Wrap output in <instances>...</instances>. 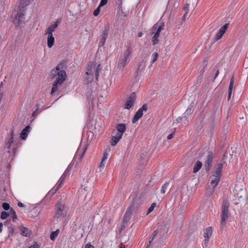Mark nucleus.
<instances>
[{"label":"nucleus","instance_id":"8","mask_svg":"<svg viewBox=\"0 0 248 248\" xmlns=\"http://www.w3.org/2000/svg\"><path fill=\"white\" fill-rule=\"evenodd\" d=\"M164 24L162 23L161 25L158 26V23L155 24L152 28V31H156L155 34L152 37V41L153 45H155L158 42V38L160 36V33L161 31L163 30ZM154 33V31L152 32V34Z\"/></svg>","mask_w":248,"mask_h":248},{"label":"nucleus","instance_id":"45","mask_svg":"<svg viewBox=\"0 0 248 248\" xmlns=\"http://www.w3.org/2000/svg\"><path fill=\"white\" fill-rule=\"evenodd\" d=\"M2 227L3 224L2 223H0V233L2 231Z\"/></svg>","mask_w":248,"mask_h":248},{"label":"nucleus","instance_id":"24","mask_svg":"<svg viewBox=\"0 0 248 248\" xmlns=\"http://www.w3.org/2000/svg\"><path fill=\"white\" fill-rule=\"evenodd\" d=\"M234 77L233 76L232 77L230 80L229 87V91H228V99L229 100L231 98V96L232 93V90L234 84V79H233Z\"/></svg>","mask_w":248,"mask_h":248},{"label":"nucleus","instance_id":"53","mask_svg":"<svg viewBox=\"0 0 248 248\" xmlns=\"http://www.w3.org/2000/svg\"><path fill=\"white\" fill-rule=\"evenodd\" d=\"M78 153H77V154H76V157L78 156Z\"/></svg>","mask_w":248,"mask_h":248},{"label":"nucleus","instance_id":"9","mask_svg":"<svg viewBox=\"0 0 248 248\" xmlns=\"http://www.w3.org/2000/svg\"><path fill=\"white\" fill-rule=\"evenodd\" d=\"M65 209V206L64 203L61 202H58L55 207V215L54 217L59 218L63 215L64 211Z\"/></svg>","mask_w":248,"mask_h":248},{"label":"nucleus","instance_id":"11","mask_svg":"<svg viewBox=\"0 0 248 248\" xmlns=\"http://www.w3.org/2000/svg\"><path fill=\"white\" fill-rule=\"evenodd\" d=\"M69 173V170L67 169L63 173V174L62 175L61 177L60 178L59 180H58V182L57 183L55 186L54 187L52 191H54V193H55L57 190H58L62 185L63 182H64L66 177L68 175Z\"/></svg>","mask_w":248,"mask_h":248},{"label":"nucleus","instance_id":"41","mask_svg":"<svg viewBox=\"0 0 248 248\" xmlns=\"http://www.w3.org/2000/svg\"><path fill=\"white\" fill-rule=\"evenodd\" d=\"M9 232L12 234L14 232V229L13 227L9 228Z\"/></svg>","mask_w":248,"mask_h":248},{"label":"nucleus","instance_id":"48","mask_svg":"<svg viewBox=\"0 0 248 248\" xmlns=\"http://www.w3.org/2000/svg\"><path fill=\"white\" fill-rule=\"evenodd\" d=\"M85 150H86V149H84V151H83V152L82 153L81 155H80V159H81V158L83 157V155H84V153H85Z\"/></svg>","mask_w":248,"mask_h":248},{"label":"nucleus","instance_id":"5","mask_svg":"<svg viewBox=\"0 0 248 248\" xmlns=\"http://www.w3.org/2000/svg\"><path fill=\"white\" fill-rule=\"evenodd\" d=\"M125 47L126 49L121 54L117 64L118 68L121 70L123 69L126 65L128 57L132 51L130 45H128Z\"/></svg>","mask_w":248,"mask_h":248},{"label":"nucleus","instance_id":"50","mask_svg":"<svg viewBox=\"0 0 248 248\" xmlns=\"http://www.w3.org/2000/svg\"><path fill=\"white\" fill-rule=\"evenodd\" d=\"M142 33L141 32L139 33L138 36L139 37H141L142 36Z\"/></svg>","mask_w":248,"mask_h":248},{"label":"nucleus","instance_id":"22","mask_svg":"<svg viewBox=\"0 0 248 248\" xmlns=\"http://www.w3.org/2000/svg\"><path fill=\"white\" fill-rule=\"evenodd\" d=\"M47 35V45L49 48H51L54 44L55 38L53 36V34Z\"/></svg>","mask_w":248,"mask_h":248},{"label":"nucleus","instance_id":"17","mask_svg":"<svg viewBox=\"0 0 248 248\" xmlns=\"http://www.w3.org/2000/svg\"><path fill=\"white\" fill-rule=\"evenodd\" d=\"M213 155L212 154H209L205 162L204 166L205 168V170L207 171H208L210 168L211 167L212 165V162H213Z\"/></svg>","mask_w":248,"mask_h":248},{"label":"nucleus","instance_id":"27","mask_svg":"<svg viewBox=\"0 0 248 248\" xmlns=\"http://www.w3.org/2000/svg\"><path fill=\"white\" fill-rule=\"evenodd\" d=\"M59 230H57L56 231L52 232L50 235V238L51 240H54L58 236L59 233Z\"/></svg>","mask_w":248,"mask_h":248},{"label":"nucleus","instance_id":"44","mask_svg":"<svg viewBox=\"0 0 248 248\" xmlns=\"http://www.w3.org/2000/svg\"><path fill=\"white\" fill-rule=\"evenodd\" d=\"M17 205H18V206H19L20 207H23L24 206V204L22 203H21V202H18L17 203Z\"/></svg>","mask_w":248,"mask_h":248},{"label":"nucleus","instance_id":"25","mask_svg":"<svg viewBox=\"0 0 248 248\" xmlns=\"http://www.w3.org/2000/svg\"><path fill=\"white\" fill-rule=\"evenodd\" d=\"M21 234L26 237H29L31 234V231L26 227L22 226Z\"/></svg>","mask_w":248,"mask_h":248},{"label":"nucleus","instance_id":"29","mask_svg":"<svg viewBox=\"0 0 248 248\" xmlns=\"http://www.w3.org/2000/svg\"><path fill=\"white\" fill-rule=\"evenodd\" d=\"M10 215H11L13 221H15L17 219V216L15 211L13 208L10 209Z\"/></svg>","mask_w":248,"mask_h":248},{"label":"nucleus","instance_id":"3","mask_svg":"<svg viewBox=\"0 0 248 248\" xmlns=\"http://www.w3.org/2000/svg\"><path fill=\"white\" fill-rule=\"evenodd\" d=\"M30 0H26L21 2L17 9H15L11 14V18L16 26H19L23 21L24 19V12L26 11V6L29 5Z\"/></svg>","mask_w":248,"mask_h":248},{"label":"nucleus","instance_id":"34","mask_svg":"<svg viewBox=\"0 0 248 248\" xmlns=\"http://www.w3.org/2000/svg\"><path fill=\"white\" fill-rule=\"evenodd\" d=\"M157 234V231H154V232H153V238L152 239V240H151L149 241V244L147 246V248H150V245L151 244L152 241L153 240V239H154V238L155 236V235H156Z\"/></svg>","mask_w":248,"mask_h":248},{"label":"nucleus","instance_id":"35","mask_svg":"<svg viewBox=\"0 0 248 248\" xmlns=\"http://www.w3.org/2000/svg\"><path fill=\"white\" fill-rule=\"evenodd\" d=\"M108 156V154L107 152H104L103 153V156L102 159L103 161H106Z\"/></svg>","mask_w":248,"mask_h":248},{"label":"nucleus","instance_id":"4","mask_svg":"<svg viewBox=\"0 0 248 248\" xmlns=\"http://www.w3.org/2000/svg\"><path fill=\"white\" fill-rule=\"evenodd\" d=\"M230 202L227 200H224L221 206L220 226L223 229L226 225V222L230 217L229 208Z\"/></svg>","mask_w":248,"mask_h":248},{"label":"nucleus","instance_id":"47","mask_svg":"<svg viewBox=\"0 0 248 248\" xmlns=\"http://www.w3.org/2000/svg\"><path fill=\"white\" fill-rule=\"evenodd\" d=\"M187 14H188V11L186 12L185 14H184V15L183 16V19L184 20L185 19Z\"/></svg>","mask_w":248,"mask_h":248},{"label":"nucleus","instance_id":"2","mask_svg":"<svg viewBox=\"0 0 248 248\" xmlns=\"http://www.w3.org/2000/svg\"><path fill=\"white\" fill-rule=\"evenodd\" d=\"M222 163H218L215 167V170L212 171L211 175L209 178V187L207 188L206 193L208 196H211L214 192L215 187L220 181L221 172L223 168Z\"/></svg>","mask_w":248,"mask_h":248},{"label":"nucleus","instance_id":"43","mask_svg":"<svg viewBox=\"0 0 248 248\" xmlns=\"http://www.w3.org/2000/svg\"><path fill=\"white\" fill-rule=\"evenodd\" d=\"M173 137V133H171L169 134L167 137L168 140H170Z\"/></svg>","mask_w":248,"mask_h":248},{"label":"nucleus","instance_id":"46","mask_svg":"<svg viewBox=\"0 0 248 248\" xmlns=\"http://www.w3.org/2000/svg\"><path fill=\"white\" fill-rule=\"evenodd\" d=\"M120 248H125L124 245L123 243H121L119 245Z\"/></svg>","mask_w":248,"mask_h":248},{"label":"nucleus","instance_id":"15","mask_svg":"<svg viewBox=\"0 0 248 248\" xmlns=\"http://www.w3.org/2000/svg\"><path fill=\"white\" fill-rule=\"evenodd\" d=\"M212 233V229L211 227H208L206 228L204 231L203 233V236L205 238V245H207L209 239L210 237H211Z\"/></svg>","mask_w":248,"mask_h":248},{"label":"nucleus","instance_id":"42","mask_svg":"<svg viewBox=\"0 0 248 248\" xmlns=\"http://www.w3.org/2000/svg\"><path fill=\"white\" fill-rule=\"evenodd\" d=\"M85 248H94V247L90 244H87L86 245H85Z\"/></svg>","mask_w":248,"mask_h":248},{"label":"nucleus","instance_id":"7","mask_svg":"<svg viewBox=\"0 0 248 248\" xmlns=\"http://www.w3.org/2000/svg\"><path fill=\"white\" fill-rule=\"evenodd\" d=\"M101 69L100 64H98L95 67V63L94 62H91L89 63L87 66L86 73L87 75L90 76L91 78H93V75L95 74L96 79L97 80Z\"/></svg>","mask_w":248,"mask_h":248},{"label":"nucleus","instance_id":"51","mask_svg":"<svg viewBox=\"0 0 248 248\" xmlns=\"http://www.w3.org/2000/svg\"><path fill=\"white\" fill-rule=\"evenodd\" d=\"M184 9L185 11H186V12L188 11V8H187V7L185 6L184 8Z\"/></svg>","mask_w":248,"mask_h":248},{"label":"nucleus","instance_id":"26","mask_svg":"<svg viewBox=\"0 0 248 248\" xmlns=\"http://www.w3.org/2000/svg\"><path fill=\"white\" fill-rule=\"evenodd\" d=\"M202 163L201 161H197L194 166L193 172L195 173L197 172L202 168Z\"/></svg>","mask_w":248,"mask_h":248},{"label":"nucleus","instance_id":"40","mask_svg":"<svg viewBox=\"0 0 248 248\" xmlns=\"http://www.w3.org/2000/svg\"><path fill=\"white\" fill-rule=\"evenodd\" d=\"M38 108H39V105H37V109H36V110H37V109ZM36 111L37 110H35V111H33V113H32V115L34 117H35L37 115V113L36 112Z\"/></svg>","mask_w":248,"mask_h":248},{"label":"nucleus","instance_id":"28","mask_svg":"<svg viewBox=\"0 0 248 248\" xmlns=\"http://www.w3.org/2000/svg\"><path fill=\"white\" fill-rule=\"evenodd\" d=\"M158 57V54L157 52H154L152 55V60L151 62V64L149 67L152 66V64L157 60Z\"/></svg>","mask_w":248,"mask_h":248},{"label":"nucleus","instance_id":"10","mask_svg":"<svg viewBox=\"0 0 248 248\" xmlns=\"http://www.w3.org/2000/svg\"><path fill=\"white\" fill-rule=\"evenodd\" d=\"M109 27L108 24L105 25L104 29L100 35L99 46H103L106 42L109 33Z\"/></svg>","mask_w":248,"mask_h":248},{"label":"nucleus","instance_id":"23","mask_svg":"<svg viewBox=\"0 0 248 248\" xmlns=\"http://www.w3.org/2000/svg\"><path fill=\"white\" fill-rule=\"evenodd\" d=\"M14 133V129H12L11 130V137L7 141V142H6V147L8 149H10L12 144L13 143Z\"/></svg>","mask_w":248,"mask_h":248},{"label":"nucleus","instance_id":"1","mask_svg":"<svg viewBox=\"0 0 248 248\" xmlns=\"http://www.w3.org/2000/svg\"><path fill=\"white\" fill-rule=\"evenodd\" d=\"M63 66L64 64L63 63H60L56 67L55 69H52L50 73V76L51 78L57 77L56 80L52 85L51 91L52 94L58 91L59 87L62 84L66 79V72L62 70Z\"/></svg>","mask_w":248,"mask_h":248},{"label":"nucleus","instance_id":"18","mask_svg":"<svg viewBox=\"0 0 248 248\" xmlns=\"http://www.w3.org/2000/svg\"><path fill=\"white\" fill-rule=\"evenodd\" d=\"M132 214V207H129V208H127V209L126 211V212L124 216L123 221L124 223H125L129 221V220L130 219Z\"/></svg>","mask_w":248,"mask_h":248},{"label":"nucleus","instance_id":"33","mask_svg":"<svg viewBox=\"0 0 248 248\" xmlns=\"http://www.w3.org/2000/svg\"><path fill=\"white\" fill-rule=\"evenodd\" d=\"M2 206V208L5 210H8L9 209H10V204L8 203H7V202L3 203Z\"/></svg>","mask_w":248,"mask_h":248},{"label":"nucleus","instance_id":"21","mask_svg":"<svg viewBox=\"0 0 248 248\" xmlns=\"http://www.w3.org/2000/svg\"><path fill=\"white\" fill-rule=\"evenodd\" d=\"M122 137L119 135L116 134L111 138L110 144L112 146L116 145L119 140L122 139Z\"/></svg>","mask_w":248,"mask_h":248},{"label":"nucleus","instance_id":"6","mask_svg":"<svg viewBox=\"0 0 248 248\" xmlns=\"http://www.w3.org/2000/svg\"><path fill=\"white\" fill-rule=\"evenodd\" d=\"M101 69L100 64H98L95 67V63L94 62H91L89 63L87 66L86 73L87 75L90 76L91 78H93V75L95 74L96 79L97 80Z\"/></svg>","mask_w":248,"mask_h":248},{"label":"nucleus","instance_id":"32","mask_svg":"<svg viewBox=\"0 0 248 248\" xmlns=\"http://www.w3.org/2000/svg\"><path fill=\"white\" fill-rule=\"evenodd\" d=\"M168 183H165V184L163 185V186H162V188L161 189V193L162 194H165L166 191V190L168 188Z\"/></svg>","mask_w":248,"mask_h":248},{"label":"nucleus","instance_id":"31","mask_svg":"<svg viewBox=\"0 0 248 248\" xmlns=\"http://www.w3.org/2000/svg\"><path fill=\"white\" fill-rule=\"evenodd\" d=\"M155 206H156V203L155 202L153 203L151 205L150 207L148 208L146 215H148L150 213H151L154 210V209L155 207Z\"/></svg>","mask_w":248,"mask_h":248},{"label":"nucleus","instance_id":"20","mask_svg":"<svg viewBox=\"0 0 248 248\" xmlns=\"http://www.w3.org/2000/svg\"><path fill=\"white\" fill-rule=\"evenodd\" d=\"M30 128H31V127H30V125H27L22 131V132L20 134V138L22 140H25L26 139L28 134L29 132H30Z\"/></svg>","mask_w":248,"mask_h":248},{"label":"nucleus","instance_id":"13","mask_svg":"<svg viewBox=\"0 0 248 248\" xmlns=\"http://www.w3.org/2000/svg\"><path fill=\"white\" fill-rule=\"evenodd\" d=\"M136 94H135V93H133L130 95V96L128 97V98L127 99V100L124 104V109H130L134 105V104L136 101Z\"/></svg>","mask_w":248,"mask_h":248},{"label":"nucleus","instance_id":"37","mask_svg":"<svg viewBox=\"0 0 248 248\" xmlns=\"http://www.w3.org/2000/svg\"><path fill=\"white\" fill-rule=\"evenodd\" d=\"M108 2V0H101V1L99 3V6L102 7L106 5Z\"/></svg>","mask_w":248,"mask_h":248},{"label":"nucleus","instance_id":"30","mask_svg":"<svg viewBox=\"0 0 248 248\" xmlns=\"http://www.w3.org/2000/svg\"><path fill=\"white\" fill-rule=\"evenodd\" d=\"M10 216V211L9 213L6 212V211H2L1 213L0 218L2 219H6Z\"/></svg>","mask_w":248,"mask_h":248},{"label":"nucleus","instance_id":"16","mask_svg":"<svg viewBox=\"0 0 248 248\" xmlns=\"http://www.w3.org/2000/svg\"><path fill=\"white\" fill-rule=\"evenodd\" d=\"M116 128L117 131L116 134L123 137L126 129V124H119L117 125Z\"/></svg>","mask_w":248,"mask_h":248},{"label":"nucleus","instance_id":"39","mask_svg":"<svg viewBox=\"0 0 248 248\" xmlns=\"http://www.w3.org/2000/svg\"><path fill=\"white\" fill-rule=\"evenodd\" d=\"M106 161H103V160L102 159L101 160V162L100 163V165H99V168H104V167Z\"/></svg>","mask_w":248,"mask_h":248},{"label":"nucleus","instance_id":"19","mask_svg":"<svg viewBox=\"0 0 248 248\" xmlns=\"http://www.w3.org/2000/svg\"><path fill=\"white\" fill-rule=\"evenodd\" d=\"M58 26V22L56 21L54 24L49 26L45 31V35L53 34V32L55 31Z\"/></svg>","mask_w":248,"mask_h":248},{"label":"nucleus","instance_id":"49","mask_svg":"<svg viewBox=\"0 0 248 248\" xmlns=\"http://www.w3.org/2000/svg\"><path fill=\"white\" fill-rule=\"evenodd\" d=\"M218 74H219V71H218V70H217V72H216V76H215V78H216L218 76Z\"/></svg>","mask_w":248,"mask_h":248},{"label":"nucleus","instance_id":"52","mask_svg":"<svg viewBox=\"0 0 248 248\" xmlns=\"http://www.w3.org/2000/svg\"><path fill=\"white\" fill-rule=\"evenodd\" d=\"M140 64H139V67H138V69H137V72H138V71L140 70Z\"/></svg>","mask_w":248,"mask_h":248},{"label":"nucleus","instance_id":"38","mask_svg":"<svg viewBox=\"0 0 248 248\" xmlns=\"http://www.w3.org/2000/svg\"><path fill=\"white\" fill-rule=\"evenodd\" d=\"M99 12H100V7L98 6V7L94 11L93 15L94 16H97L99 14Z\"/></svg>","mask_w":248,"mask_h":248},{"label":"nucleus","instance_id":"12","mask_svg":"<svg viewBox=\"0 0 248 248\" xmlns=\"http://www.w3.org/2000/svg\"><path fill=\"white\" fill-rule=\"evenodd\" d=\"M147 110V106L146 104H144L139 109V110L135 114L132 123L133 124L136 123L140 119L143 114V111H146Z\"/></svg>","mask_w":248,"mask_h":248},{"label":"nucleus","instance_id":"14","mask_svg":"<svg viewBox=\"0 0 248 248\" xmlns=\"http://www.w3.org/2000/svg\"><path fill=\"white\" fill-rule=\"evenodd\" d=\"M229 26V23H226L218 31L215 36L216 41L219 40L222 38L228 28Z\"/></svg>","mask_w":248,"mask_h":248},{"label":"nucleus","instance_id":"36","mask_svg":"<svg viewBox=\"0 0 248 248\" xmlns=\"http://www.w3.org/2000/svg\"><path fill=\"white\" fill-rule=\"evenodd\" d=\"M28 248H40V246L36 242H34L33 244L29 246Z\"/></svg>","mask_w":248,"mask_h":248}]
</instances>
